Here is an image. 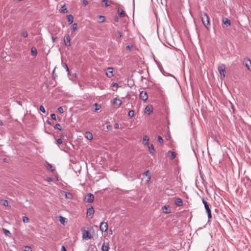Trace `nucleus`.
Listing matches in <instances>:
<instances>
[{"mask_svg": "<svg viewBox=\"0 0 251 251\" xmlns=\"http://www.w3.org/2000/svg\"><path fill=\"white\" fill-rule=\"evenodd\" d=\"M201 19L203 24L204 25L206 28H208L210 25L209 18L208 15L204 13L201 15Z\"/></svg>", "mask_w": 251, "mask_h": 251, "instance_id": "1", "label": "nucleus"}, {"mask_svg": "<svg viewBox=\"0 0 251 251\" xmlns=\"http://www.w3.org/2000/svg\"><path fill=\"white\" fill-rule=\"evenodd\" d=\"M202 202L204 204V208L206 210V211L207 213L208 219H211L212 218V214L211 212L210 209L209 208L208 202L204 200V199H202Z\"/></svg>", "mask_w": 251, "mask_h": 251, "instance_id": "2", "label": "nucleus"}, {"mask_svg": "<svg viewBox=\"0 0 251 251\" xmlns=\"http://www.w3.org/2000/svg\"><path fill=\"white\" fill-rule=\"evenodd\" d=\"M218 71L221 75L224 78L225 77V66L224 64H222L218 67Z\"/></svg>", "mask_w": 251, "mask_h": 251, "instance_id": "3", "label": "nucleus"}, {"mask_svg": "<svg viewBox=\"0 0 251 251\" xmlns=\"http://www.w3.org/2000/svg\"><path fill=\"white\" fill-rule=\"evenodd\" d=\"M71 39L68 34H66L64 37V41L65 45L66 47H70L71 46Z\"/></svg>", "mask_w": 251, "mask_h": 251, "instance_id": "4", "label": "nucleus"}, {"mask_svg": "<svg viewBox=\"0 0 251 251\" xmlns=\"http://www.w3.org/2000/svg\"><path fill=\"white\" fill-rule=\"evenodd\" d=\"M94 196L91 193H88L87 196L85 197L84 200L87 202H92L94 201Z\"/></svg>", "mask_w": 251, "mask_h": 251, "instance_id": "5", "label": "nucleus"}, {"mask_svg": "<svg viewBox=\"0 0 251 251\" xmlns=\"http://www.w3.org/2000/svg\"><path fill=\"white\" fill-rule=\"evenodd\" d=\"M94 209L92 206L91 207L87 209V217L92 218L94 213Z\"/></svg>", "mask_w": 251, "mask_h": 251, "instance_id": "6", "label": "nucleus"}, {"mask_svg": "<svg viewBox=\"0 0 251 251\" xmlns=\"http://www.w3.org/2000/svg\"><path fill=\"white\" fill-rule=\"evenodd\" d=\"M100 227L101 231H106L108 228V224L106 222H102L100 223Z\"/></svg>", "mask_w": 251, "mask_h": 251, "instance_id": "7", "label": "nucleus"}, {"mask_svg": "<svg viewBox=\"0 0 251 251\" xmlns=\"http://www.w3.org/2000/svg\"><path fill=\"white\" fill-rule=\"evenodd\" d=\"M139 97L144 101H146L148 98L147 92L144 91H142L140 93Z\"/></svg>", "mask_w": 251, "mask_h": 251, "instance_id": "8", "label": "nucleus"}, {"mask_svg": "<svg viewBox=\"0 0 251 251\" xmlns=\"http://www.w3.org/2000/svg\"><path fill=\"white\" fill-rule=\"evenodd\" d=\"M106 75L107 77L110 78L114 76L113 74V68L111 67H108L106 72Z\"/></svg>", "mask_w": 251, "mask_h": 251, "instance_id": "9", "label": "nucleus"}, {"mask_svg": "<svg viewBox=\"0 0 251 251\" xmlns=\"http://www.w3.org/2000/svg\"><path fill=\"white\" fill-rule=\"evenodd\" d=\"M82 237L83 239H90L92 238V236L90 235L89 231L85 230L83 233Z\"/></svg>", "mask_w": 251, "mask_h": 251, "instance_id": "10", "label": "nucleus"}, {"mask_svg": "<svg viewBox=\"0 0 251 251\" xmlns=\"http://www.w3.org/2000/svg\"><path fill=\"white\" fill-rule=\"evenodd\" d=\"M162 210L163 212L165 214H168L171 213V210L169 206L165 205L162 207Z\"/></svg>", "mask_w": 251, "mask_h": 251, "instance_id": "11", "label": "nucleus"}, {"mask_svg": "<svg viewBox=\"0 0 251 251\" xmlns=\"http://www.w3.org/2000/svg\"><path fill=\"white\" fill-rule=\"evenodd\" d=\"M85 137L89 140H91L93 139V134L90 132H86L85 134Z\"/></svg>", "mask_w": 251, "mask_h": 251, "instance_id": "12", "label": "nucleus"}, {"mask_svg": "<svg viewBox=\"0 0 251 251\" xmlns=\"http://www.w3.org/2000/svg\"><path fill=\"white\" fill-rule=\"evenodd\" d=\"M109 250V244L108 243H104L101 247L102 251H108Z\"/></svg>", "mask_w": 251, "mask_h": 251, "instance_id": "13", "label": "nucleus"}, {"mask_svg": "<svg viewBox=\"0 0 251 251\" xmlns=\"http://www.w3.org/2000/svg\"><path fill=\"white\" fill-rule=\"evenodd\" d=\"M168 156L170 159H173L176 157V153L174 152L169 151L168 152Z\"/></svg>", "mask_w": 251, "mask_h": 251, "instance_id": "14", "label": "nucleus"}, {"mask_svg": "<svg viewBox=\"0 0 251 251\" xmlns=\"http://www.w3.org/2000/svg\"><path fill=\"white\" fill-rule=\"evenodd\" d=\"M149 138L147 135H145L143 137V144L144 145H149Z\"/></svg>", "mask_w": 251, "mask_h": 251, "instance_id": "15", "label": "nucleus"}, {"mask_svg": "<svg viewBox=\"0 0 251 251\" xmlns=\"http://www.w3.org/2000/svg\"><path fill=\"white\" fill-rule=\"evenodd\" d=\"M175 203L177 206H181L182 205L183 202L182 200L178 198L175 200Z\"/></svg>", "mask_w": 251, "mask_h": 251, "instance_id": "16", "label": "nucleus"}, {"mask_svg": "<svg viewBox=\"0 0 251 251\" xmlns=\"http://www.w3.org/2000/svg\"><path fill=\"white\" fill-rule=\"evenodd\" d=\"M245 64L248 69L251 70V60L250 59H247L245 61Z\"/></svg>", "mask_w": 251, "mask_h": 251, "instance_id": "17", "label": "nucleus"}, {"mask_svg": "<svg viewBox=\"0 0 251 251\" xmlns=\"http://www.w3.org/2000/svg\"><path fill=\"white\" fill-rule=\"evenodd\" d=\"M113 103L117 104L118 107H119L122 104V101L116 98L114 99Z\"/></svg>", "mask_w": 251, "mask_h": 251, "instance_id": "18", "label": "nucleus"}, {"mask_svg": "<svg viewBox=\"0 0 251 251\" xmlns=\"http://www.w3.org/2000/svg\"><path fill=\"white\" fill-rule=\"evenodd\" d=\"M223 22L226 26H229L230 25V22L227 18L223 19Z\"/></svg>", "mask_w": 251, "mask_h": 251, "instance_id": "19", "label": "nucleus"}, {"mask_svg": "<svg viewBox=\"0 0 251 251\" xmlns=\"http://www.w3.org/2000/svg\"><path fill=\"white\" fill-rule=\"evenodd\" d=\"M152 111V108L151 106L148 105L145 108V112L148 113V114H150Z\"/></svg>", "mask_w": 251, "mask_h": 251, "instance_id": "20", "label": "nucleus"}, {"mask_svg": "<svg viewBox=\"0 0 251 251\" xmlns=\"http://www.w3.org/2000/svg\"><path fill=\"white\" fill-rule=\"evenodd\" d=\"M118 13L121 17H125L126 14L123 10L119 8L118 10Z\"/></svg>", "mask_w": 251, "mask_h": 251, "instance_id": "21", "label": "nucleus"}, {"mask_svg": "<svg viewBox=\"0 0 251 251\" xmlns=\"http://www.w3.org/2000/svg\"><path fill=\"white\" fill-rule=\"evenodd\" d=\"M31 52L33 56H35L37 54V50L34 47L31 48Z\"/></svg>", "mask_w": 251, "mask_h": 251, "instance_id": "22", "label": "nucleus"}, {"mask_svg": "<svg viewBox=\"0 0 251 251\" xmlns=\"http://www.w3.org/2000/svg\"><path fill=\"white\" fill-rule=\"evenodd\" d=\"M67 20L70 24H71L73 22L74 17L72 15H69L67 16Z\"/></svg>", "mask_w": 251, "mask_h": 251, "instance_id": "23", "label": "nucleus"}, {"mask_svg": "<svg viewBox=\"0 0 251 251\" xmlns=\"http://www.w3.org/2000/svg\"><path fill=\"white\" fill-rule=\"evenodd\" d=\"M3 230V233H4L5 235L6 236H8V237H10L11 236V233L10 232V231L5 229V228H3L2 229Z\"/></svg>", "mask_w": 251, "mask_h": 251, "instance_id": "24", "label": "nucleus"}, {"mask_svg": "<svg viewBox=\"0 0 251 251\" xmlns=\"http://www.w3.org/2000/svg\"><path fill=\"white\" fill-rule=\"evenodd\" d=\"M149 149L151 153H153L155 152V150L153 145L149 146Z\"/></svg>", "mask_w": 251, "mask_h": 251, "instance_id": "25", "label": "nucleus"}, {"mask_svg": "<svg viewBox=\"0 0 251 251\" xmlns=\"http://www.w3.org/2000/svg\"><path fill=\"white\" fill-rule=\"evenodd\" d=\"M47 168L50 170L51 172H53L55 171V169L53 168L52 166L50 164L48 163L47 165Z\"/></svg>", "mask_w": 251, "mask_h": 251, "instance_id": "26", "label": "nucleus"}, {"mask_svg": "<svg viewBox=\"0 0 251 251\" xmlns=\"http://www.w3.org/2000/svg\"><path fill=\"white\" fill-rule=\"evenodd\" d=\"M77 24L76 23H74L72 25V27L71 28V30L72 31L74 32L75 30H76L77 28Z\"/></svg>", "mask_w": 251, "mask_h": 251, "instance_id": "27", "label": "nucleus"}, {"mask_svg": "<svg viewBox=\"0 0 251 251\" xmlns=\"http://www.w3.org/2000/svg\"><path fill=\"white\" fill-rule=\"evenodd\" d=\"M62 66L66 70V71L68 73V75L69 74V69L67 66V65L65 63H62Z\"/></svg>", "mask_w": 251, "mask_h": 251, "instance_id": "28", "label": "nucleus"}, {"mask_svg": "<svg viewBox=\"0 0 251 251\" xmlns=\"http://www.w3.org/2000/svg\"><path fill=\"white\" fill-rule=\"evenodd\" d=\"M22 220L24 223H28L29 222V218L26 216H23Z\"/></svg>", "mask_w": 251, "mask_h": 251, "instance_id": "29", "label": "nucleus"}, {"mask_svg": "<svg viewBox=\"0 0 251 251\" xmlns=\"http://www.w3.org/2000/svg\"><path fill=\"white\" fill-rule=\"evenodd\" d=\"M105 21V17L102 16H100L99 17L98 21L99 23H103Z\"/></svg>", "mask_w": 251, "mask_h": 251, "instance_id": "30", "label": "nucleus"}, {"mask_svg": "<svg viewBox=\"0 0 251 251\" xmlns=\"http://www.w3.org/2000/svg\"><path fill=\"white\" fill-rule=\"evenodd\" d=\"M94 106L95 107V111H98L101 108L100 105L98 104L97 103H95L94 104Z\"/></svg>", "mask_w": 251, "mask_h": 251, "instance_id": "31", "label": "nucleus"}, {"mask_svg": "<svg viewBox=\"0 0 251 251\" xmlns=\"http://www.w3.org/2000/svg\"><path fill=\"white\" fill-rule=\"evenodd\" d=\"M54 128L55 129H57L59 130H62L61 126V125L59 124H56L54 126Z\"/></svg>", "mask_w": 251, "mask_h": 251, "instance_id": "32", "label": "nucleus"}, {"mask_svg": "<svg viewBox=\"0 0 251 251\" xmlns=\"http://www.w3.org/2000/svg\"><path fill=\"white\" fill-rule=\"evenodd\" d=\"M134 115V110H130L128 112V116L130 117H133Z\"/></svg>", "mask_w": 251, "mask_h": 251, "instance_id": "33", "label": "nucleus"}, {"mask_svg": "<svg viewBox=\"0 0 251 251\" xmlns=\"http://www.w3.org/2000/svg\"><path fill=\"white\" fill-rule=\"evenodd\" d=\"M60 11L62 13H66L68 12L67 8H65L64 6H62L60 8Z\"/></svg>", "mask_w": 251, "mask_h": 251, "instance_id": "34", "label": "nucleus"}, {"mask_svg": "<svg viewBox=\"0 0 251 251\" xmlns=\"http://www.w3.org/2000/svg\"><path fill=\"white\" fill-rule=\"evenodd\" d=\"M21 35L24 37H26L28 36V33L27 31H24L22 32Z\"/></svg>", "mask_w": 251, "mask_h": 251, "instance_id": "35", "label": "nucleus"}, {"mask_svg": "<svg viewBox=\"0 0 251 251\" xmlns=\"http://www.w3.org/2000/svg\"><path fill=\"white\" fill-rule=\"evenodd\" d=\"M40 110L44 113H46V110L43 105H41L40 107Z\"/></svg>", "mask_w": 251, "mask_h": 251, "instance_id": "36", "label": "nucleus"}, {"mask_svg": "<svg viewBox=\"0 0 251 251\" xmlns=\"http://www.w3.org/2000/svg\"><path fill=\"white\" fill-rule=\"evenodd\" d=\"M157 140L159 143H163V139L162 138V137L160 136H158Z\"/></svg>", "mask_w": 251, "mask_h": 251, "instance_id": "37", "label": "nucleus"}, {"mask_svg": "<svg viewBox=\"0 0 251 251\" xmlns=\"http://www.w3.org/2000/svg\"><path fill=\"white\" fill-rule=\"evenodd\" d=\"M24 251H32V249L31 247L28 246H25V249Z\"/></svg>", "mask_w": 251, "mask_h": 251, "instance_id": "38", "label": "nucleus"}, {"mask_svg": "<svg viewBox=\"0 0 251 251\" xmlns=\"http://www.w3.org/2000/svg\"><path fill=\"white\" fill-rule=\"evenodd\" d=\"M102 2L104 3V5L106 7L110 5V4L108 3V0H103Z\"/></svg>", "mask_w": 251, "mask_h": 251, "instance_id": "39", "label": "nucleus"}, {"mask_svg": "<svg viewBox=\"0 0 251 251\" xmlns=\"http://www.w3.org/2000/svg\"><path fill=\"white\" fill-rule=\"evenodd\" d=\"M58 111L60 113H63L64 112V110H63V108H62V107H59L58 108Z\"/></svg>", "mask_w": 251, "mask_h": 251, "instance_id": "40", "label": "nucleus"}, {"mask_svg": "<svg viewBox=\"0 0 251 251\" xmlns=\"http://www.w3.org/2000/svg\"><path fill=\"white\" fill-rule=\"evenodd\" d=\"M65 220H66V218H64L62 216H60V222L61 223H64V222H65Z\"/></svg>", "mask_w": 251, "mask_h": 251, "instance_id": "41", "label": "nucleus"}, {"mask_svg": "<svg viewBox=\"0 0 251 251\" xmlns=\"http://www.w3.org/2000/svg\"><path fill=\"white\" fill-rule=\"evenodd\" d=\"M56 142H57V144H61L62 143V141L60 138L57 139L56 140Z\"/></svg>", "mask_w": 251, "mask_h": 251, "instance_id": "42", "label": "nucleus"}, {"mask_svg": "<svg viewBox=\"0 0 251 251\" xmlns=\"http://www.w3.org/2000/svg\"><path fill=\"white\" fill-rule=\"evenodd\" d=\"M50 117L53 120H56V116L55 114L54 113H52L50 115Z\"/></svg>", "mask_w": 251, "mask_h": 251, "instance_id": "43", "label": "nucleus"}, {"mask_svg": "<svg viewBox=\"0 0 251 251\" xmlns=\"http://www.w3.org/2000/svg\"><path fill=\"white\" fill-rule=\"evenodd\" d=\"M71 194L70 193H67L66 192H65V196L66 198H70L71 197Z\"/></svg>", "mask_w": 251, "mask_h": 251, "instance_id": "44", "label": "nucleus"}, {"mask_svg": "<svg viewBox=\"0 0 251 251\" xmlns=\"http://www.w3.org/2000/svg\"><path fill=\"white\" fill-rule=\"evenodd\" d=\"M3 204L5 206H7L8 205V202L7 200H4Z\"/></svg>", "mask_w": 251, "mask_h": 251, "instance_id": "45", "label": "nucleus"}, {"mask_svg": "<svg viewBox=\"0 0 251 251\" xmlns=\"http://www.w3.org/2000/svg\"><path fill=\"white\" fill-rule=\"evenodd\" d=\"M144 176H149V171L148 170L147 171H146L144 174H143Z\"/></svg>", "mask_w": 251, "mask_h": 251, "instance_id": "46", "label": "nucleus"}, {"mask_svg": "<svg viewBox=\"0 0 251 251\" xmlns=\"http://www.w3.org/2000/svg\"><path fill=\"white\" fill-rule=\"evenodd\" d=\"M61 250V251H67L64 245L62 246Z\"/></svg>", "mask_w": 251, "mask_h": 251, "instance_id": "47", "label": "nucleus"}, {"mask_svg": "<svg viewBox=\"0 0 251 251\" xmlns=\"http://www.w3.org/2000/svg\"><path fill=\"white\" fill-rule=\"evenodd\" d=\"M131 48H132V46H130V45H127L126 47V49L128 50H131Z\"/></svg>", "mask_w": 251, "mask_h": 251, "instance_id": "48", "label": "nucleus"}, {"mask_svg": "<svg viewBox=\"0 0 251 251\" xmlns=\"http://www.w3.org/2000/svg\"><path fill=\"white\" fill-rule=\"evenodd\" d=\"M83 3L85 5H87L88 3V1L86 0H83Z\"/></svg>", "mask_w": 251, "mask_h": 251, "instance_id": "49", "label": "nucleus"}, {"mask_svg": "<svg viewBox=\"0 0 251 251\" xmlns=\"http://www.w3.org/2000/svg\"><path fill=\"white\" fill-rule=\"evenodd\" d=\"M118 84L117 83H113V86L116 88H117L118 87Z\"/></svg>", "mask_w": 251, "mask_h": 251, "instance_id": "50", "label": "nucleus"}, {"mask_svg": "<svg viewBox=\"0 0 251 251\" xmlns=\"http://www.w3.org/2000/svg\"><path fill=\"white\" fill-rule=\"evenodd\" d=\"M114 127H115V128H119V124L118 123L115 124Z\"/></svg>", "mask_w": 251, "mask_h": 251, "instance_id": "51", "label": "nucleus"}, {"mask_svg": "<svg viewBox=\"0 0 251 251\" xmlns=\"http://www.w3.org/2000/svg\"><path fill=\"white\" fill-rule=\"evenodd\" d=\"M52 178H50V177H47V180L49 182H51L52 181Z\"/></svg>", "mask_w": 251, "mask_h": 251, "instance_id": "52", "label": "nucleus"}, {"mask_svg": "<svg viewBox=\"0 0 251 251\" xmlns=\"http://www.w3.org/2000/svg\"><path fill=\"white\" fill-rule=\"evenodd\" d=\"M106 128L107 129H111L112 128V126L110 125H107L106 126Z\"/></svg>", "mask_w": 251, "mask_h": 251, "instance_id": "53", "label": "nucleus"}, {"mask_svg": "<svg viewBox=\"0 0 251 251\" xmlns=\"http://www.w3.org/2000/svg\"><path fill=\"white\" fill-rule=\"evenodd\" d=\"M114 21H115V22H118V21H119V18H118V17H117V16H116V17L114 18Z\"/></svg>", "mask_w": 251, "mask_h": 251, "instance_id": "54", "label": "nucleus"}, {"mask_svg": "<svg viewBox=\"0 0 251 251\" xmlns=\"http://www.w3.org/2000/svg\"><path fill=\"white\" fill-rule=\"evenodd\" d=\"M118 37L119 38H121L122 37V34H121V32L119 31L118 32Z\"/></svg>", "mask_w": 251, "mask_h": 251, "instance_id": "55", "label": "nucleus"}, {"mask_svg": "<svg viewBox=\"0 0 251 251\" xmlns=\"http://www.w3.org/2000/svg\"><path fill=\"white\" fill-rule=\"evenodd\" d=\"M151 179V177L149 176L147 180V181L148 182Z\"/></svg>", "mask_w": 251, "mask_h": 251, "instance_id": "56", "label": "nucleus"}, {"mask_svg": "<svg viewBox=\"0 0 251 251\" xmlns=\"http://www.w3.org/2000/svg\"><path fill=\"white\" fill-rule=\"evenodd\" d=\"M2 125H3L2 122L0 120V126H2Z\"/></svg>", "mask_w": 251, "mask_h": 251, "instance_id": "57", "label": "nucleus"}]
</instances>
